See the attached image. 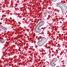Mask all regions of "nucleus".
Masks as SVG:
<instances>
[{
    "instance_id": "f8f14e48",
    "label": "nucleus",
    "mask_w": 67,
    "mask_h": 67,
    "mask_svg": "<svg viewBox=\"0 0 67 67\" xmlns=\"http://www.w3.org/2000/svg\"><path fill=\"white\" fill-rule=\"evenodd\" d=\"M52 1L53 2H56L57 1V0H52Z\"/></svg>"
},
{
    "instance_id": "39448f33",
    "label": "nucleus",
    "mask_w": 67,
    "mask_h": 67,
    "mask_svg": "<svg viewBox=\"0 0 67 67\" xmlns=\"http://www.w3.org/2000/svg\"><path fill=\"white\" fill-rule=\"evenodd\" d=\"M57 60V59L56 58H54L52 60L51 62H52V63H55Z\"/></svg>"
},
{
    "instance_id": "1a4fd4ad",
    "label": "nucleus",
    "mask_w": 67,
    "mask_h": 67,
    "mask_svg": "<svg viewBox=\"0 0 67 67\" xmlns=\"http://www.w3.org/2000/svg\"><path fill=\"white\" fill-rule=\"evenodd\" d=\"M4 40H0V42H1V43H4Z\"/></svg>"
},
{
    "instance_id": "f03ea898",
    "label": "nucleus",
    "mask_w": 67,
    "mask_h": 67,
    "mask_svg": "<svg viewBox=\"0 0 67 67\" xmlns=\"http://www.w3.org/2000/svg\"><path fill=\"white\" fill-rule=\"evenodd\" d=\"M47 42V39L45 38H42L41 41L38 42V45L39 46H42L44 44H45Z\"/></svg>"
},
{
    "instance_id": "0eeeda50",
    "label": "nucleus",
    "mask_w": 67,
    "mask_h": 67,
    "mask_svg": "<svg viewBox=\"0 0 67 67\" xmlns=\"http://www.w3.org/2000/svg\"><path fill=\"white\" fill-rule=\"evenodd\" d=\"M42 26L41 25L39 24H38L35 27V28H38V29H39V28H40Z\"/></svg>"
},
{
    "instance_id": "9b49d317",
    "label": "nucleus",
    "mask_w": 67,
    "mask_h": 67,
    "mask_svg": "<svg viewBox=\"0 0 67 67\" xmlns=\"http://www.w3.org/2000/svg\"><path fill=\"white\" fill-rule=\"evenodd\" d=\"M48 12L50 14H52V12L48 11Z\"/></svg>"
},
{
    "instance_id": "6e6552de",
    "label": "nucleus",
    "mask_w": 67,
    "mask_h": 67,
    "mask_svg": "<svg viewBox=\"0 0 67 67\" xmlns=\"http://www.w3.org/2000/svg\"><path fill=\"white\" fill-rule=\"evenodd\" d=\"M39 24L42 26L44 24V21H42L40 22Z\"/></svg>"
},
{
    "instance_id": "423d86ee",
    "label": "nucleus",
    "mask_w": 67,
    "mask_h": 67,
    "mask_svg": "<svg viewBox=\"0 0 67 67\" xmlns=\"http://www.w3.org/2000/svg\"><path fill=\"white\" fill-rule=\"evenodd\" d=\"M0 28H1V29H2L3 30L4 29L5 30H7V29H6V28L1 25L0 26ZM1 29H0V32H1Z\"/></svg>"
},
{
    "instance_id": "20e7f679",
    "label": "nucleus",
    "mask_w": 67,
    "mask_h": 67,
    "mask_svg": "<svg viewBox=\"0 0 67 67\" xmlns=\"http://www.w3.org/2000/svg\"><path fill=\"white\" fill-rule=\"evenodd\" d=\"M50 65L51 66H52V67H54L56 66V64L55 63L52 62H51Z\"/></svg>"
},
{
    "instance_id": "9d476101",
    "label": "nucleus",
    "mask_w": 67,
    "mask_h": 67,
    "mask_svg": "<svg viewBox=\"0 0 67 67\" xmlns=\"http://www.w3.org/2000/svg\"><path fill=\"white\" fill-rule=\"evenodd\" d=\"M44 13L43 14H42V17H46V15H45V13Z\"/></svg>"
},
{
    "instance_id": "ddd939ff",
    "label": "nucleus",
    "mask_w": 67,
    "mask_h": 67,
    "mask_svg": "<svg viewBox=\"0 0 67 67\" xmlns=\"http://www.w3.org/2000/svg\"><path fill=\"white\" fill-rule=\"evenodd\" d=\"M66 38H67V37H66Z\"/></svg>"
},
{
    "instance_id": "7ed1b4c3",
    "label": "nucleus",
    "mask_w": 67,
    "mask_h": 67,
    "mask_svg": "<svg viewBox=\"0 0 67 67\" xmlns=\"http://www.w3.org/2000/svg\"><path fill=\"white\" fill-rule=\"evenodd\" d=\"M35 32L36 33H40L41 32V29L40 28H35Z\"/></svg>"
},
{
    "instance_id": "f257e3e1",
    "label": "nucleus",
    "mask_w": 67,
    "mask_h": 67,
    "mask_svg": "<svg viewBox=\"0 0 67 67\" xmlns=\"http://www.w3.org/2000/svg\"><path fill=\"white\" fill-rule=\"evenodd\" d=\"M63 4L64 3L61 2L57 3V4L56 5V6L60 7L62 10L63 13V14H65L67 12V8L66 7H65L64 8V9L63 7L61 6V5H63Z\"/></svg>"
}]
</instances>
